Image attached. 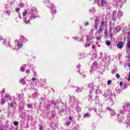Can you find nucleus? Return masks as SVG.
I'll use <instances>...</instances> for the list:
<instances>
[{"mask_svg":"<svg viewBox=\"0 0 130 130\" xmlns=\"http://www.w3.org/2000/svg\"><path fill=\"white\" fill-rule=\"evenodd\" d=\"M28 16L29 17V19L30 20H35L36 18H37V10H36V8H32L31 10H29L28 12Z\"/></svg>","mask_w":130,"mask_h":130,"instance_id":"1","label":"nucleus"},{"mask_svg":"<svg viewBox=\"0 0 130 130\" xmlns=\"http://www.w3.org/2000/svg\"><path fill=\"white\" fill-rule=\"evenodd\" d=\"M106 26H107V22L104 21V19H103V18H102L101 20V24L99 27V33L102 32V31H103V29H104V27Z\"/></svg>","mask_w":130,"mask_h":130,"instance_id":"2","label":"nucleus"},{"mask_svg":"<svg viewBox=\"0 0 130 130\" xmlns=\"http://www.w3.org/2000/svg\"><path fill=\"white\" fill-rule=\"evenodd\" d=\"M6 100H7V101H11V96H10V95L8 94L6 95L5 96V99H2L1 100L2 104H5V102H6Z\"/></svg>","mask_w":130,"mask_h":130,"instance_id":"3","label":"nucleus"},{"mask_svg":"<svg viewBox=\"0 0 130 130\" xmlns=\"http://www.w3.org/2000/svg\"><path fill=\"white\" fill-rule=\"evenodd\" d=\"M94 22H95V23L94 24V29H95V30H97V29H98V25H99V20L96 18L95 19Z\"/></svg>","mask_w":130,"mask_h":130,"instance_id":"4","label":"nucleus"},{"mask_svg":"<svg viewBox=\"0 0 130 130\" xmlns=\"http://www.w3.org/2000/svg\"><path fill=\"white\" fill-rule=\"evenodd\" d=\"M107 109H108V110H110V113L112 116H114V115L116 114V113H115L113 110L111 109L110 108L108 107L107 108Z\"/></svg>","mask_w":130,"mask_h":130,"instance_id":"5","label":"nucleus"},{"mask_svg":"<svg viewBox=\"0 0 130 130\" xmlns=\"http://www.w3.org/2000/svg\"><path fill=\"white\" fill-rule=\"evenodd\" d=\"M89 37L87 36V42L85 44V47H88L90 46V45H91V42L89 41Z\"/></svg>","mask_w":130,"mask_h":130,"instance_id":"6","label":"nucleus"},{"mask_svg":"<svg viewBox=\"0 0 130 130\" xmlns=\"http://www.w3.org/2000/svg\"><path fill=\"white\" fill-rule=\"evenodd\" d=\"M101 5L102 7H107V2L105 0H101Z\"/></svg>","mask_w":130,"mask_h":130,"instance_id":"7","label":"nucleus"},{"mask_svg":"<svg viewBox=\"0 0 130 130\" xmlns=\"http://www.w3.org/2000/svg\"><path fill=\"white\" fill-rule=\"evenodd\" d=\"M116 11H114L112 14V20L114 21H116Z\"/></svg>","mask_w":130,"mask_h":130,"instance_id":"8","label":"nucleus"},{"mask_svg":"<svg viewBox=\"0 0 130 130\" xmlns=\"http://www.w3.org/2000/svg\"><path fill=\"white\" fill-rule=\"evenodd\" d=\"M124 112H125L128 108H130V104H127L126 106H125L123 108Z\"/></svg>","mask_w":130,"mask_h":130,"instance_id":"9","label":"nucleus"},{"mask_svg":"<svg viewBox=\"0 0 130 130\" xmlns=\"http://www.w3.org/2000/svg\"><path fill=\"white\" fill-rule=\"evenodd\" d=\"M88 87L89 88H91L92 90H95V89H96V87L95 86V85H94V84L93 83L89 84Z\"/></svg>","mask_w":130,"mask_h":130,"instance_id":"10","label":"nucleus"},{"mask_svg":"<svg viewBox=\"0 0 130 130\" xmlns=\"http://www.w3.org/2000/svg\"><path fill=\"white\" fill-rule=\"evenodd\" d=\"M94 112L96 113V114H100V112H101V109H99L97 112V109L94 108L93 109Z\"/></svg>","mask_w":130,"mask_h":130,"instance_id":"11","label":"nucleus"},{"mask_svg":"<svg viewBox=\"0 0 130 130\" xmlns=\"http://www.w3.org/2000/svg\"><path fill=\"white\" fill-rule=\"evenodd\" d=\"M123 45V43L122 42H120L117 45L118 48H121Z\"/></svg>","mask_w":130,"mask_h":130,"instance_id":"12","label":"nucleus"},{"mask_svg":"<svg viewBox=\"0 0 130 130\" xmlns=\"http://www.w3.org/2000/svg\"><path fill=\"white\" fill-rule=\"evenodd\" d=\"M117 17V18H120V17H122V12L118 11Z\"/></svg>","mask_w":130,"mask_h":130,"instance_id":"13","label":"nucleus"},{"mask_svg":"<svg viewBox=\"0 0 130 130\" xmlns=\"http://www.w3.org/2000/svg\"><path fill=\"white\" fill-rule=\"evenodd\" d=\"M24 21L26 24H29L30 23V19H27V18L24 17Z\"/></svg>","mask_w":130,"mask_h":130,"instance_id":"14","label":"nucleus"},{"mask_svg":"<svg viewBox=\"0 0 130 130\" xmlns=\"http://www.w3.org/2000/svg\"><path fill=\"white\" fill-rule=\"evenodd\" d=\"M20 39H21V40H23V41H22V43H25V42H27V40H25V38H24V37H23V36L20 37Z\"/></svg>","mask_w":130,"mask_h":130,"instance_id":"15","label":"nucleus"},{"mask_svg":"<svg viewBox=\"0 0 130 130\" xmlns=\"http://www.w3.org/2000/svg\"><path fill=\"white\" fill-rule=\"evenodd\" d=\"M25 69H26V66L23 65L20 68V71L24 72L25 71Z\"/></svg>","mask_w":130,"mask_h":130,"instance_id":"16","label":"nucleus"},{"mask_svg":"<svg viewBox=\"0 0 130 130\" xmlns=\"http://www.w3.org/2000/svg\"><path fill=\"white\" fill-rule=\"evenodd\" d=\"M82 89H83V88H81V87L78 88L77 89L76 92H77L78 93H80L82 92Z\"/></svg>","mask_w":130,"mask_h":130,"instance_id":"17","label":"nucleus"},{"mask_svg":"<svg viewBox=\"0 0 130 130\" xmlns=\"http://www.w3.org/2000/svg\"><path fill=\"white\" fill-rule=\"evenodd\" d=\"M20 82L21 84H23V85L24 84H26V80H25V79H22L20 80Z\"/></svg>","mask_w":130,"mask_h":130,"instance_id":"18","label":"nucleus"},{"mask_svg":"<svg viewBox=\"0 0 130 130\" xmlns=\"http://www.w3.org/2000/svg\"><path fill=\"white\" fill-rule=\"evenodd\" d=\"M90 116H91V114L89 113H87L84 115V117H90Z\"/></svg>","mask_w":130,"mask_h":130,"instance_id":"19","label":"nucleus"},{"mask_svg":"<svg viewBox=\"0 0 130 130\" xmlns=\"http://www.w3.org/2000/svg\"><path fill=\"white\" fill-rule=\"evenodd\" d=\"M43 3L44 4H46L47 5H48V4H50L49 0L44 1Z\"/></svg>","mask_w":130,"mask_h":130,"instance_id":"20","label":"nucleus"},{"mask_svg":"<svg viewBox=\"0 0 130 130\" xmlns=\"http://www.w3.org/2000/svg\"><path fill=\"white\" fill-rule=\"evenodd\" d=\"M27 10H25L23 13H22V15L23 16V17H25V16H26V15H27Z\"/></svg>","mask_w":130,"mask_h":130,"instance_id":"21","label":"nucleus"},{"mask_svg":"<svg viewBox=\"0 0 130 130\" xmlns=\"http://www.w3.org/2000/svg\"><path fill=\"white\" fill-rule=\"evenodd\" d=\"M17 46H18V48H21V47H22L23 46V44L18 43L17 44Z\"/></svg>","mask_w":130,"mask_h":130,"instance_id":"22","label":"nucleus"},{"mask_svg":"<svg viewBox=\"0 0 130 130\" xmlns=\"http://www.w3.org/2000/svg\"><path fill=\"white\" fill-rule=\"evenodd\" d=\"M8 104L10 107H14V103H10V102L8 103Z\"/></svg>","mask_w":130,"mask_h":130,"instance_id":"23","label":"nucleus"},{"mask_svg":"<svg viewBox=\"0 0 130 130\" xmlns=\"http://www.w3.org/2000/svg\"><path fill=\"white\" fill-rule=\"evenodd\" d=\"M10 8V6L9 5H7L6 6V9H8V11H9L10 12H11V11H12V8Z\"/></svg>","mask_w":130,"mask_h":130,"instance_id":"24","label":"nucleus"},{"mask_svg":"<svg viewBox=\"0 0 130 130\" xmlns=\"http://www.w3.org/2000/svg\"><path fill=\"white\" fill-rule=\"evenodd\" d=\"M27 107H28V108H32V104H28L27 105Z\"/></svg>","mask_w":130,"mask_h":130,"instance_id":"25","label":"nucleus"},{"mask_svg":"<svg viewBox=\"0 0 130 130\" xmlns=\"http://www.w3.org/2000/svg\"><path fill=\"white\" fill-rule=\"evenodd\" d=\"M95 38L98 41L101 40V36L96 37Z\"/></svg>","mask_w":130,"mask_h":130,"instance_id":"26","label":"nucleus"},{"mask_svg":"<svg viewBox=\"0 0 130 130\" xmlns=\"http://www.w3.org/2000/svg\"><path fill=\"white\" fill-rule=\"evenodd\" d=\"M127 47L130 49V41H128L127 43Z\"/></svg>","mask_w":130,"mask_h":130,"instance_id":"27","label":"nucleus"},{"mask_svg":"<svg viewBox=\"0 0 130 130\" xmlns=\"http://www.w3.org/2000/svg\"><path fill=\"white\" fill-rule=\"evenodd\" d=\"M116 78H117V79H119V78H120V75H119V74H116Z\"/></svg>","mask_w":130,"mask_h":130,"instance_id":"28","label":"nucleus"},{"mask_svg":"<svg viewBox=\"0 0 130 130\" xmlns=\"http://www.w3.org/2000/svg\"><path fill=\"white\" fill-rule=\"evenodd\" d=\"M14 125L17 126V125H18L19 124V122L18 121H15L14 122Z\"/></svg>","mask_w":130,"mask_h":130,"instance_id":"29","label":"nucleus"},{"mask_svg":"<svg viewBox=\"0 0 130 130\" xmlns=\"http://www.w3.org/2000/svg\"><path fill=\"white\" fill-rule=\"evenodd\" d=\"M106 44L107 45H110V44H111L110 41H107L106 42Z\"/></svg>","mask_w":130,"mask_h":130,"instance_id":"30","label":"nucleus"},{"mask_svg":"<svg viewBox=\"0 0 130 130\" xmlns=\"http://www.w3.org/2000/svg\"><path fill=\"white\" fill-rule=\"evenodd\" d=\"M112 83V81L111 80H108L107 82V85H110Z\"/></svg>","mask_w":130,"mask_h":130,"instance_id":"31","label":"nucleus"},{"mask_svg":"<svg viewBox=\"0 0 130 130\" xmlns=\"http://www.w3.org/2000/svg\"><path fill=\"white\" fill-rule=\"evenodd\" d=\"M70 124H71V122L70 121H68L67 122H66V125H70Z\"/></svg>","mask_w":130,"mask_h":130,"instance_id":"32","label":"nucleus"},{"mask_svg":"<svg viewBox=\"0 0 130 130\" xmlns=\"http://www.w3.org/2000/svg\"><path fill=\"white\" fill-rule=\"evenodd\" d=\"M126 88H127V85L126 84H124L123 85V89H126Z\"/></svg>","mask_w":130,"mask_h":130,"instance_id":"33","label":"nucleus"},{"mask_svg":"<svg viewBox=\"0 0 130 130\" xmlns=\"http://www.w3.org/2000/svg\"><path fill=\"white\" fill-rule=\"evenodd\" d=\"M121 116H122V114H119L117 115L118 118H119V117H121Z\"/></svg>","mask_w":130,"mask_h":130,"instance_id":"34","label":"nucleus"},{"mask_svg":"<svg viewBox=\"0 0 130 130\" xmlns=\"http://www.w3.org/2000/svg\"><path fill=\"white\" fill-rule=\"evenodd\" d=\"M25 73L26 74H29L30 73V70H27L26 71H25Z\"/></svg>","mask_w":130,"mask_h":130,"instance_id":"35","label":"nucleus"},{"mask_svg":"<svg viewBox=\"0 0 130 130\" xmlns=\"http://www.w3.org/2000/svg\"><path fill=\"white\" fill-rule=\"evenodd\" d=\"M33 75L35 77H36L37 74H36V71H34L33 72Z\"/></svg>","mask_w":130,"mask_h":130,"instance_id":"36","label":"nucleus"},{"mask_svg":"<svg viewBox=\"0 0 130 130\" xmlns=\"http://www.w3.org/2000/svg\"><path fill=\"white\" fill-rule=\"evenodd\" d=\"M85 26H89V22H86L85 23Z\"/></svg>","mask_w":130,"mask_h":130,"instance_id":"37","label":"nucleus"},{"mask_svg":"<svg viewBox=\"0 0 130 130\" xmlns=\"http://www.w3.org/2000/svg\"><path fill=\"white\" fill-rule=\"evenodd\" d=\"M43 128V125H40V130H42Z\"/></svg>","mask_w":130,"mask_h":130,"instance_id":"38","label":"nucleus"},{"mask_svg":"<svg viewBox=\"0 0 130 130\" xmlns=\"http://www.w3.org/2000/svg\"><path fill=\"white\" fill-rule=\"evenodd\" d=\"M19 11H20V9H19V8H16V9H15V12H19Z\"/></svg>","mask_w":130,"mask_h":130,"instance_id":"39","label":"nucleus"},{"mask_svg":"<svg viewBox=\"0 0 130 130\" xmlns=\"http://www.w3.org/2000/svg\"><path fill=\"white\" fill-rule=\"evenodd\" d=\"M80 56L81 58H83V57H84V54H80Z\"/></svg>","mask_w":130,"mask_h":130,"instance_id":"40","label":"nucleus"},{"mask_svg":"<svg viewBox=\"0 0 130 130\" xmlns=\"http://www.w3.org/2000/svg\"><path fill=\"white\" fill-rule=\"evenodd\" d=\"M70 99H73V100H76V98H75V97H74V96H71L70 98Z\"/></svg>","mask_w":130,"mask_h":130,"instance_id":"41","label":"nucleus"},{"mask_svg":"<svg viewBox=\"0 0 130 130\" xmlns=\"http://www.w3.org/2000/svg\"><path fill=\"white\" fill-rule=\"evenodd\" d=\"M6 43H7V41L5 40H4V41L3 42V44L5 45H6Z\"/></svg>","mask_w":130,"mask_h":130,"instance_id":"42","label":"nucleus"},{"mask_svg":"<svg viewBox=\"0 0 130 130\" xmlns=\"http://www.w3.org/2000/svg\"><path fill=\"white\" fill-rule=\"evenodd\" d=\"M92 49H95V48H96L95 45H92Z\"/></svg>","mask_w":130,"mask_h":130,"instance_id":"43","label":"nucleus"},{"mask_svg":"<svg viewBox=\"0 0 130 130\" xmlns=\"http://www.w3.org/2000/svg\"><path fill=\"white\" fill-rule=\"evenodd\" d=\"M128 81H130V72L129 73V78L127 79Z\"/></svg>","mask_w":130,"mask_h":130,"instance_id":"44","label":"nucleus"},{"mask_svg":"<svg viewBox=\"0 0 130 130\" xmlns=\"http://www.w3.org/2000/svg\"><path fill=\"white\" fill-rule=\"evenodd\" d=\"M7 13L10 15V14H11V12L10 11H7Z\"/></svg>","mask_w":130,"mask_h":130,"instance_id":"45","label":"nucleus"},{"mask_svg":"<svg viewBox=\"0 0 130 130\" xmlns=\"http://www.w3.org/2000/svg\"><path fill=\"white\" fill-rule=\"evenodd\" d=\"M128 37L130 38V32H128Z\"/></svg>","mask_w":130,"mask_h":130,"instance_id":"46","label":"nucleus"},{"mask_svg":"<svg viewBox=\"0 0 130 130\" xmlns=\"http://www.w3.org/2000/svg\"><path fill=\"white\" fill-rule=\"evenodd\" d=\"M32 81H36V78H32Z\"/></svg>","mask_w":130,"mask_h":130,"instance_id":"47","label":"nucleus"},{"mask_svg":"<svg viewBox=\"0 0 130 130\" xmlns=\"http://www.w3.org/2000/svg\"><path fill=\"white\" fill-rule=\"evenodd\" d=\"M122 84H123L122 82H120L119 83L120 86H122Z\"/></svg>","mask_w":130,"mask_h":130,"instance_id":"48","label":"nucleus"},{"mask_svg":"<svg viewBox=\"0 0 130 130\" xmlns=\"http://www.w3.org/2000/svg\"><path fill=\"white\" fill-rule=\"evenodd\" d=\"M69 119H70V120H72V119H73V117H72L71 116H70V117H69Z\"/></svg>","mask_w":130,"mask_h":130,"instance_id":"49","label":"nucleus"},{"mask_svg":"<svg viewBox=\"0 0 130 130\" xmlns=\"http://www.w3.org/2000/svg\"><path fill=\"white\" fill-rule=\"evenodd\" d=\"M18 17H19V19H22V17L20 15H19Z\"/></svg>","mask_w":130,"mask_h":130,"instance_id":"50","label":"nucleus"},{"mask_svg":"<svg viewBox=\"0 0 130 130\" xmlns=\"http://www.w3.org/2000/svg\"><path fill=\"white\" fill-rule=\"evenodd\" d=\"M115 30H116L117 32H119V30H117V28L116 27L115 28Z\"/></svg>","mask_w":130,"mask_h":130,"instance_id":"51","label":"nucleus"},{"mask_svg":"<svg viewBox=\"0 0 130 130\" xmlns=\"http://www.w3.org/2000/svg\"><path fill=\"white\" fill-rule=\"evenodd\" d=\"M115 72L114 71V70H112V74H115Z\"/></svg>","mask_w":130,"mask_h":130,"instance_id":"52","label":"nucleus"},{"mask_svg":"<svg viewBox=\"0 0 130 130\" xmlns=\"http://www.w3.org/2000/svg\"><path fill=\"white\" fill-rule=\"evenodd\" d=\"M75 40H78V37H74Z\"/></svg>","mask_w":130,"mask_h":130,"instance_id":"53","label":"nucleus"},{"mask_svg":"<svg viewBox=\"0 0 130 130\" xmlns=\"http://www.w3.org/2000/svg\"><path fill=\"white\" fill-rule=\"evenodd\" d=\"M53 11H54L55 14H56V10H55V9H54Z\"/></svg>","mask_w":130,"mask_h":130,"instance_id":"54","label":"nucleus"},{"mask_svg":"<svg viewBox=\"0 0 130 130\" xmlns=\"http://www.w3.org/2000/svg\"><path fill=\"white\" fill-rule=\"evenodd\" d=\"M93 69H94V67H93V66H91V70H93Z\"/></svg>","mask_w":130,"mask_h":130,"instance_id":"55","label":"nucleus"},{"mask_svg":"<svg viewBox=\"0 0 130 130\" xmlns=\"http://www.w3.org/2000/svg\"><path fill=\"white\" fill-rule=\"evenodd\" d=\"M51 13H52V14H53V11L52 10H51Z\"/></svg>","mask_w":130,"mask_h":130,"instance_id":"56","label":"nucleus"},{"mask_svg":"<svg viewBox=\"0 0 130 130\" xmlns=\"http://www.w3.org/2000/svg\"><path fill=\"white\" fill-rule=\"evenodd\" d=\"M106 33H107V30L105 31V34H106Z\"/></svg>","mask_w":130,"mask_h":130,"instance_id":"57","label":"nucleus"},{"mask_svg":"<svg viewBox=\"0 0 130 130\" xmlns=\"http://www.w3.org/2000/svg\"><path fill=\"white\" fill-rule=\"evenodd\" d=\"M97 91H98V88L96 89V93H97Z\"/></svg>","mask_w":130,"mask_h":130,"instance_id":"58","label":"nucleus"},{"mask_svg":"<svg viewBox=\"0 0 130 130\" xmlns=\"http://www.w3.org/2000/svg\"><path fill=\"white\" fill-rule=\"evenodd\" d=\"M1 40H3V39L2 38V37L0 38V41Z\"/></svg>","mask_w":130,"mask_h":130,"instance_id":"59","label":"nucleus"},{"mask_svg":"<svg viewBox=\"0 0 130 130\" xmlns=\"http://www.w3.org/2000/svg\"><path fill=\"white\" fill-rule=\"evenodd\" d=\"M81 41H82V40H83V37H82V39H81Z\"/></svg>","mask_w":130,"mask_h":130,"instance_id":"60","label":"nucleus"},{"mask_svg":"<svg viewBox=\"0 0 130 130\" xmlns=\"http://www.w3.org/2000/svg\"><path fill=\"white\" fill-rule=\"evenodd\" d=\"M77 69H78V70H79V66L77 67Z\"/></svg>","mask_w":130,"mask_h":130,"instance_id":"61","label":"nucleus"},{"mask_svg":"<svg viewBox=\"0 0 130 130\" xmlns=\"http://www.w3.org/2000/svg\"><path fill=\"white\" fill-rule=\"evenodd\" d=\"M105 96H106V98H107L106 94H105Z\"/></svg>","mask_w":130,"mask_h":130,"instance_id":"62","label":"nucleus"},{"mask_svg":"<svg viewBox=\"0 0 130 130\" xmlns=\"http://www.w3.org/2000/svg\"><path fill=\"white\" fill-rule=\"evenodd\" d=\"M99 1H100V0H98Z\"/></svg>","mask_w":130,"mask_h":130,"instance_id":"63","label":"nucleus"}]
</instances>
